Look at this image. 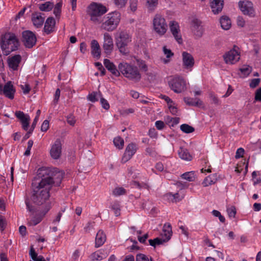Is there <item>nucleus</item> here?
<instances>
[{
    "label": "nucleus",
    "mask_w": 261,
    "mask_h": 261,
    "mask_svg": "<svg viewBox=\"0 0 261 261\" xmlns=\"http://www.w3.org/2000/svg\"><path fill=\"white\" fill-rule=\"evenodd\" d=\"M37 176L40 179L34 180L32 182L33 194L31 197L32 201L38 205H42L45 209L47 205L51 204L49 200V191L54 184L59 186L63 177L64 172L57 168L50 169L42 167L39 169Z\"/></svg>",
    "instance_id": "obj_1"
},
{
    "label": "nucleus",
    "mask_w": 261,
    "mask_h": 261,
    "mask_svg": "<svg viewBox=\"0 0 261 261\" xmlns=\"http://www.w3.org/2000/svg\"><path fill=\"white\" fill-rule=\"evenodd\" d=\"M25 202L27 208L30 213L29 218L27 219L28 224L30 226H35L39 224L50 209V206L48 204L46 206L45 209L40 210L35 208L27 200H25Z\"/></svg>",
    "instance_id": "obj_2"
},
{
    "label": "nucleus",
    "mask_w": 261,
    "mask_h": 261,
    "mask_svg": "<svg viewBox=\"0 0 261 261\" xmlns=\"http://www.w3.org/2000/svg\"><path fill=\"white\" fill-rule=\"evenodd\" d=\"M120 18V13L117 11L107 14L101 21V29L108 32L115 30L119 24Z\"/></svg>",
    "instance_id": "obj_3"
},
{
    "label": "nucleus",
    "mask_w": 261,
    "mask_h": 261,
    "mask_svg": "<svg viewBox=\"0 0 261 261\" xmlns=\"http://www.w3.org/2000/svg\"><path fill=\"white\" fill-rule=\"evenodd\" d=\"M19 45V42L16 35L11 33L6 35L1 42V47L7 55L17 50Z\"/></svg>",
    "instance_id": "obj_4"
},
{
    "label": "nucleus",
    "mask_w": 261,
    "mask_h": 261,
    "mask_svg": "<svg viewBox=\"0 0 261 261\" xmlns=\"http://www.w3.org/2000/svg\"><path fill=\"white\" fill-rule=\"evenodd\" d=\"M107 11L105 6L96 3H92L88 7V14L90 16V20L95 23H101L100 17Z\"/></svg>",
    "instance_id": "obj_5"
},
{
    "label": "nucleus",
    "mask_w": 261,
    "mask_h": 261,
    "mask_svg": "<svg viewBox=\"0 0 261 261\" xmlns=\"http://www.w3.org/2000/svg\"><path fill=\"white\" fill-rule=\"evenodd\" d=\"M118 69L125 77L129 80L139 81L141 79V74L137 67L123 62L118 65Z\"/></svg>",
    "instance_id": "obj_6"
},
{
    "label": "nucleus",
    "mask_w": 261,
    "mask_h": 261,
    "mask_svg": "<svg viewBox=\"0 0 261 261\" xmlns=\"http://www.w3.org/2000/svg\"><path fill=\"white\" fill-rule=\"evenodd\" d=\"M153 28L159 36L165 35L167 31L168 25L164 17L160 14H156L153 19Z\"/></svg>",
    "instance_id": "obj_7"
},
{
    "label": "nucleus",
    "mask_w": 261,
    "mask_h": 261,
    "mask_svg": "<svg viewBox=\"0 0 261 261\" xmlns=\"http://www.w3.org/2000/svg\"><path fill=\"white\" fill-rule=\"evenodd\" d=\"M168 84L171 89L176 93H181L186 89V81L180 76L172 77L169 81Z\"/></svg>",
    "instance_id": "obj_8"
},
{
    "label": "nucleus",
    "mask_w": 261,
    "mask_h": 261,
    "mask_svg": "<svg viewBox=\"0 0 261 261\" xmlns=\"http://www.w3.org/2000/svg\"><path fill=\"white\" fill-rule=\"evenodd\" d=\"M132 41L131 36L126 32L122 31L119 33L116 38V45L119 51L125 54L126 53V47Z\"/></svg>",
    "instance_id": "obj_9"
},
{
    "label": "nucleus",
    "mask_w": 261,
    "mask_h": 261,
    "mask_svg": "<svg viewBox=\"0 0 261 261\" xmlns=\"http://www.w3.org/2000/svg\"><path fill=\"white\" fill-rule=\"evenodd\" d=\"M223 58L225 63L227 64H234L240 59V53L235 49V47L228 51L225 53Z\"/></svg>",
    "instance_id": "obj_10"
},
{
    "label": "nucleus",
    "mask_w": 261,
    "mask_h": 261,
    "mask_svg": "<svg viewBox=\"0 0 261 261\" xmlns=\"http://www.w3.org/2000/svg\"><path fill=\"white\" fill-rule=\"evenodd\" d=\"M62 144L60 139H57L50 145L49 154L54 160L59 159L62 155Z\"/></svg>",
    "instance_id": "obj_11"
},
{
    "label": "nucleus",
    "mask_w": 261,
    "mask_h": 261,
    "mask_svg": "<svg viewBox=\"0 0 261 261\" xmlns=\"http://www.w3.org/2000/svg\"><path fill=\"white\" fill-rule=\"evenodd\" d=\"M22 42L27 48H32L36 44L37 39L35 35L30 31H25L22 32Z\"/></svg>",
    "instance_id": "obj_12"
},
{
    "label": "nucleus",
    "mask_w": 261,
    "mask_h": 261,
    "mask_svg": "<svg viewBox=\"0 0 261 261\" xmlns=\"http://www.w3.org/2000/svg\"><path fill=\"white\" fill-rule=\"evenodd\" d=\"M170 31L174 39L179 44L182 43V39L178 23L175 21H171L169 23Z\"/></svg>",
    "instance_id": "obj_13"
},
{
    "label": "nucleus",
    "mask_w": 261,
    "mask_h": 261,
    "mask_svg": "<svg viewBox=\"0 0 261 261\" xmlns=\"http://www.w3.org/2000/svg\"><path fill=\"white\" fill-rule=\"evenodd\" d=\"M137 149L138 147L136 143H130L128 144L122 157L121 162L125 163L129 160L136 153Z\"/></svg>",
    "instance_id": "obj_14"
},
{
    "label": "nucleus",
    "mask_w": 261,
    "mask_h": 261,
    "mask_svg": "<svg viewBox=\"0 0 261 261\" xmlns=\"http://www.w3.org/2000/svg\"><path fill=\"white\" fill-rule=\"evenodd\" d=\"M239 6L240 10L244 15L253 17L255 15L253 5L251 2H239Z\"/></svg>",
    "instance_id": "obj_15"
},
{
    "label": "nucleus",
    "mask_w": 261,
    "mask_h": 261,
    "mask_svg": "<svg viewBox=\"0 0 261 261\" xmlns=\"http://www.w3.org/2000/svg\"><path fill=\"white\" fill-rule=\"evenodd\" d=\"M182 66L185 69L191 71L194 65L195 61L191 54L187 52L182 53Z\"/></svg>",
    "instance_id": "obj_16"
},
{
    "label": "nucleus",
    "mask_w": 261,
    "mask_h": 261,
    "mask_svg": "<svg viewBox=\"0 0 261 261\" xmlns=\"http://www.w3.org/2000/svg\"><path fill=\"white\" fill-rule=\"evenodd\" d=\"M113 47L114 43L111 35L108 33H105L103 34V48L107 56L111 54Z\"/></svg>",
    "instance_id": "obj_17"
},
{
    "label": "nucleus",
    "mask_w": 261,
    "mask_h": 261,
    "mask_svg": "<svg viewBox=\"0 0 261 261\" xmlns=\"http://www.w3.org/2000/svg\"><path fill=\"white\" fill-rule=\"evenodd\" d=\"M16 89L11 81H8L4 86L3 95L7 98L12 100L14 98Z\"/></svg>",
    "instance_id": "obj_18"
},
{
    "label": "nucleus",
    "mask_w": 261,
    "mask_h": 261,
    "mask_svg": "<svg viewBox=\"0 0 261 261\" xmlns=\"http://www.w3.org/2000/svg\"><path fill=\"white\" fill-rule=\"evenodd\" d=\"M21 57L19 55H16L9 57L8 59V64L9 67L13 70H17L18 66L21 62Z\"/></svg>",
    "instance_id": "obj_19"
},
{
    "label": "nucleus",
    "mask_w": 261,
    "mask_h": 261,
    "mask_svg": "<svg viewBox=\"0 0 261 261\" xmlns=\"http://www.w3.org/2000/svg\"><path fill=\"white\" fill-rule=\"evenodd\" d=\"M42 15L41 13L39 12L32 14V21L34 25L37 28H41L44 22L45 17Z\"/></svg>",
    "instance_id": "obj_20"
},
{
    "label": "nucleus",
    "mask_w": 261,
    "mask_h": 261,
    "mask_svg": "<svg viewBox=\"0 0 261 261\" xmlns=\"http://www.w3.org/2000/svg\"><path fill=\"white\" fill-rule=\"evenodd\" d=\"M105 67L114 76L118 77L120 75L119 70H118L115 64L110 60L106 59L103 61Z\"/></svg>",
    "instance_id": "obj_21"
},
{
    "label": "nucleus",
    "mask_w": 261,
    "mask_h": 261,
    "mask_svg": "<svg viewBox=\"0 0 261 261\" xmlns=\"http://www.w3.org/2000/svg\"><path fill=\"white\" fill-rule=\"evenodd\" d=\"M210 6L213 13L217 14L222 11L224 2L223 0H212Z\"/></svg>",
    "instance_id": "obj_22"
},
{
    "label": "nucleus",
    "mask_w": 261,
    "mask_h": 261,
    "mask_svg": "<svg viewBox=\"0 0 261 261\" xmlns=\"http://www.w3.org/2000/svg\"><path fill=\"white\" fill-rule=\"evenodd\" d=\"M172 234L171 225L169 223H166L163 228L162 233V239L165 242L168 241Z\"/></svg>",
    "instance_id": "obj_23"
},
{
    "label": "nucleus",
    "mask_w": 261,
    "mask_h": 261,
    "mask_svg": "<svg viewBox=\"0 0 261 261\" xmlns=\"http://www.w3.org/2000/svg\"><path fill=\"white\" fill-rule=\"evenodd\" d=\"M201 22L198 19H194L192 21V29L194 34L198 37H201L202 35Z\"/></svg>",
    "instance_id": "obj_24"
},
{
    "label": "nucleus",
    "mask_w": 261,
    "mask_h": 261,
    "mask_svg": "<svg viewBox=\"0 0 261 261\" xmlns=\"http://www.w3.org/2000/svg\"><path fill=\"white\" fill-rule=\"evenodd\" d=\"M91 54L92 56L96 59H99L100 57V48L97 41L93 40L91 43Z\"/></svg>",
    "instance_id": "obj_25"
},
{
    "label": "nucleus",
    "mask_w": 261,
    "mask_h": 261,
    "mask_svg": "<svg viewBox=\"0 0 261 261\" xmlns=\"http://www.w3.org/2000/svg\"><path fill=\"white\" fill-rule=\"evenodd\" d=\"M55 20L53 17H48L45 22L44 31L48 34L54 31L55 25Z\"/></svg>",
    "instance_id": "obj_26"
},
{
    "label": "nucleus",
    "mask_w": 261,
    "mask_h": 261,
    "mask_svg": "<svg viewBox=\"0 0 261 261\" xmlns=\"http://www.w3.org/2000/svg\"><path fill=\"white\" fill-rule=\"evenodd\" d=\"M106 241V236L102 230H99L95 237V247L98 248L101 246Z\"/></svg>",
    "instance_id": "obj_27"
},
{
    "label": "nucleus",
    "mask_w": 261,
    "mask_h": 261,
    "mask_svg": "<svg viewBox=\"0 0 261 261\" xmlns=\"http://www.w3.org/2000/svg\"><path fill=\"white\" fill-rule=\"evenodd\" d=\"M178 154L179 158L183 160L187 161L192 160V156L186 148L180 147L178 150Z\"/></svg>",
    "instance_id": "obj_28"
},
{
    "label": "nucleus",
    "mask_w": 261,
    "mask_h": 261,
    "mask_svg": "<svg viewBox=\"0 0 261 261\" xmlns=\"http://www.w3.org/2000/svg\"><path fill=\"white\" fill-rule=\"evenodd\" d=\"M185 102L190 106H200L202 105V102L198 98H191L189 97H185L184 99Z\"/></svg>",
    "instance_id": "obj_29"
},
{
    "label": "nucleus",
    "mask_w": 261,
    "mask_h": 261,
    "mask_svg": "<svg viewBox=\"0 0 261 261\" xmlns=\"http://www.w3.org/2000/svg\"><path fill=\"white\" fill-rule=\"evenodd\" d=\"M106 253L102 250H99L93 253L90 257L92 260H101L107 257Z\"/></svg>",
    "instance_id": "obj_30"
},
{
    "label": "nucleus",
    "mask_w": 261,
    "mask_h": 261,
    "mask_svg": "<svg viewBox=\"0 0 261 261\" xmlns=\"http://www.w3.org/2000/svg\"><path fill=\"white\" fill-rule=\"evenodd\" d=\"M220 23L223 29L227 30L231 26V20L226 16H223L220 19Z\"/></svg>",
    "instance_id": "obj_31"
},
{
    "label": "nucleus",
    "mask_w": 261,
    "mask_h": 261,
    "mask_svg": "<svg viewBox=\"0 0 261 261\" xmlns=\"http://www.w3.org/2000/svg\"><path fill=\"white\" fill-rule=\"evenodd\" d=\"M110 208L113 211L115 216L118 217L120 215V205L118 201H115L112 203Z\"/></svg>",
    "instance_id": "obj_32"
},
{
    "label": "nucleus",
    "mask_w": 261,
    "mask_h": 261,
    "mask_svg": "<svg viewBox=\"0 0 261 261\" xmlns=\"http://www.w3.org/2000/svg\"><path fill=\"white\" fill-rule=\"evenodd\" d=\"M15 116L20 121L21 123L30 119L28 115H25L23 112L20 111H16Z\"/></svg>",
    "instance_id": "obj_33"
},
{
    "label": "nucleus",
    "mask_w": 261,
    "mask_h": 261,
    "mask_svg": "<svg viewBox=\"0 0 261 261\" xmlns=\"http://www.w3.org/2000/svg\"><path fill=\"white\" fill-rule=\"evenodd\" d=\"M216 182L215 176L214 175H211L208 176L203 181L202 184L203 187H207L215 184Z\"/></svg>",
    "instance_id": "obj_34"
},
{
    "label": "nucleus",
    "mask_w": 261,
    "mask_h": 261,
    "mask_svg": "<svg viewBox=\"0 0 261 261\" xmlns=\"http://www.w3.org/2000/svg\"><path fill=\"white\" fill-rule=\"evenodd\" d=\"M54 4L50 2H46L44 4H41L39 6V9L42 11H49L54 7Z\"/></svg>",
    "instance_id": "obj_35"
},
{
    "label": "nucleus",
    "mask_w": 261,
    "mask_h": 261,
    "mask_svg": "<svg viewBox=\"0 0 261 261\" xmlns=\"http://www.w3.org/2000/svg\"><path fill=\"white\" fill-rule=\"evenodd\" d=\"M113 143L117 148L122 149L123 148L124 142L123 138L118 136L114 139Z\"/></svg>",
    "instance_id": "obj_36"
},
{
    "label": "nucleus",
    "mask_w": 261,
    "mask_h": 261,
    "mask_svg": "<svg viewBox=\"0 0 261 261\" xmlns=\"http://www.w3.org/2000/svg\"><path fill=\"white\" fill-rule=\"evenodd\" d=\"M102 94L100 92H93L88 95V99L92 102H95L97 101L98 100V98H100Z\"/></svg>",
    "instance_id": "obj_37"
},
{
    "label": "nucleus",
    "mask_w": 261,
    "mask_h": 261,
    "mask_svg": "<svg viewBox=\"0 0 261 261\" xmlns=\"http://www.w3.org/2000/svg\"><path fill=\"white\" fill-rule=\"evenodd\" d=\"M181 178L187 180L189 181H193L195 180V174L193 171L187 172L182 174L181 176Z\"/></svg>",
    "instance_id": "obj_38"
},
{
    "label": "nucleus",
    "mask_w": 261,
    "mask_h": 261,
    "mask_svg": "<svg viewBox=\"0 0 261 261\" xmlns=\"http://www.w3.org/2000/svg\"><path fill=\"white\" fill-rule=\"evenodd\" d=\"M180 128L182 132L186 134L193 133L195 130L193 127L187 124H181L180 126Z\"/></svg>",
    "instance_id": "obj_39"
},
{
    "label": "nucleus",
    "mask_w": 261,
    "mask_h": 261,
    "mask_svg": "<svg viewBox=\"0 0 261 261\" xmlns=\"http://www.w3.org/2000/svg\"><path fill=\"white\" fill-rule=\"evenodd\" d=\"M149 245L153 247H155L156 245H161L165 242L162 238H156L153 240H149Z\"/></svg>",
    "instance_id": "obj_40"
},
{
    "label": "nucleus",
    "mask_w": 261,
    "mask_h": 261,
    "mask_svg": "<svg viewBox=\"0 0 261 261\" xmlns=\"http://www.w3.org/2000/svg\"><path fill=\"white\" fill-rule=\"evenodd\" d=\"M126 194V190L122 187L116 188L113 191V194L115 196H119L120 195H125Z\"/></svg>",
    "instance_id": "obj_41"
},
{
    "label": "nucleus",
    "mask_w": 261,
    "mask_h": 261,
    "mask_svg": "<svg viewBox=\"0 0 261 261\" xmlns=\"http://www.w3.org/2000/svg\"><path fill=\"white\" fill-rule=\"evenodd\" d=\"M136 61L137 65L141 69L144 71H146L147 70V66L144 61L141 59H137Z\"/></svg>",
    "instance_id": "obj_42"
},
{
    "label": "nucleus",
    "mask_w": 261,
    "mask_h": 261,
    "mask_svg": "<svg viewBox=\"0 0 261 261\" xmlns=\"http://www.w3.org/2000/svg\"><path fill=\"white\" fill-rule=\"evenodd\" d=\"M158 0H147L148 8L150 10H153L158 5Z\"/></svg>",
    "instance_id": "obj_43"
},
{
    "label": "nucleus",
    "mask_w": 261,
    "mask_h": 261,
    "mask_svg": "<svg viewBox=\"0 0 261 261\" xmlns=\"http://www.w3.org/2000/svg\"><path fill=\"white\" fill-rule=\"evenodd\" d=\"M62 4L61 2L57 3L54 8V13L56 16H60L61 12Z\"/></svg>",
    "instance_id": "obj_44"
},
{
    "label": "nucleus",
    "mask_w": 261,
    "mask_h": 261,
    "mask_svg": "<svg viewBox=\"0 0 261 261\" xmlns=\"http://www.w3.org/2000/svg\"><path fill=\"white\" fill-rule=\"evenodd\" d=\"M227 212L230 218H234L236 215V209L235 206H231L227 208Z\"/></svg>",
    "instance_id": "obj_45"
},
{
    "label": "nucleus",
    "mask_w": 261,
    "mask_h": 261,
    "mask_svg": "<svg viewBox=\"0 0 261 261\" xmlns=\"http://www.w3.org/2000/svg\"><path fill=\"white\" fill-rule=\"evenodd\" d=\"M33 145V141L32 140H30L28 141L27 143V148L24 153V155L25 156H28L31 153V150Z\"/></svg>",
    "instance_id": "obj_46"
},
{
    "label": "nucleus",
    "mask_w": 261,
    "mask_h": 261,
    "mask_svg": "<svg viewBox=\"0 0 261 261\" xmlns=\"http://www.w3.org/2000/svg\"><path fill=\"white\" fill-rule=\"evenodd\" d=\"M100 102L102 107L104 109H105L106 110H108L109 109L110 105H109L108 101L106 99L103 98L102 97V96H101V97L100 98Z\"/></svg>",
    "instance_id": "obj_47"
},
{
    "label": "nucleus",
    "mask_w": 261,
    "mask_h": 261,
    "mask_svg": "<svg viewBox=\"0 0 261 261\" xmlns=\"http://www.w3.org/2000/svg\"><path fill=\"white\" fill-rule=\"evenodd\" d=\"M95 65L97 67L99 71L100 72V75L104 76L106 74V71L103 67L102 64L100 62H96Z\"/></svg>",
    "instance_id": "obj_48"
},
{
    "label": "nucleus",
    "mask_w": 261,
    "mask_h": 261,
    "mask_svg": "<svg viewBox=\"0 0 261 261\" xmlns=\"http://www.w3.org/2000/svg\"><path fill=\"white\" fill-rule=\"evenodd\" d=\"M94 225V222H88L84 228L85 232H89L93 228Z\"/></svg>",
    "instance_id": "obj_49"
},
{
    "label": "nucleus",
    "mask_w": 261,
    "mask_h": 261,
    "mask_svg": "<svg viewBox=\"0 0 261 261\" xmlns=\"http://www.w3.org/2000/svg\"><path fill=\"white\" fill-rule=\"evenodd\" d=\"M136 261H149V259L146 255L139 253L136 255Z\"/></svg>",
    "instance_id": "obj_50"
},
{
    "label": "nucleus",
    "mask_w": 261,
    "mask_h": 261,
    "mask_svg": "<svg viewBox=\"0 0 261 261\" xmlns=\"http://www.w3.org/2000/svg\"><path fill=\"white\" fill-rule=\"evenodd\" d=\"M29 254L31 256L32 259L34 261H36L39 258V256H38L37 253L35 252L33 247H31L30 249Z\"/></svg>",
    "instance_id": "obj_51"
},
{
    "label": "nucleus",
    "mask_w": 261,
    "mask_h": 261,
    "mask_svg": "<svg viewBox=\"0 0 261 261\" xmlns=\"http://www.w3.org/2000/svg\"><path fill=\"white\" fill-rule=\"evenodd\" d=\"M133 186L136 188H138L140 189H147L148 188V186L145 183H140L138 181H135L133 184Z\"/></svg>",
    "instance_id": "obj_52"
},
{
    "label": "nucleus",
    "mask_w": 261,
    "mask_h": 261,
    "mask_svg": "<svg viewBox=\"0 0 261 261\" xmlns=\"http://www.w3.org/2000/svg\"><path fill=\"white\" fill-rule=\"evenodd\" d=\"M244 152L245 150L243 148L240 147L238 148L236 152L235 158L238 159L242 158L244 155Z\"/></svg>",
    "instance_id": "obj_53"
},
{
    "label": "nucleus",
    "mask_w": 261,
    "mask_h": 261,
    "mask_svg": "<svg viewBox=\"0 0 261 261\" xmlns=\"http://www.w3.org/2000/svg\"><path fill=\"white\" fill-rule=\"evenodd\" d=\"M163 50L164 55L167 58H170L173 57L174 55V54L172 52V51L170 49L167 48L166 46L163 47Z\"/></svg>",
    "instance_id": "obj_54"
},
{
    "label": "nucleus",
    "mask_w": 261,
    "mask_h": 261,
    "mask_svg": "<svg viewBox=\"0 0 261 261\" xmlns=\"http://www.w3.org/2000/svg\"><path fill=\"white\" fill-rule=\"evenodd\" d=\"M60 90L58 88L55 92V95H54V98L53 100V103L55 105H57V104L58 102L60 96Z\"/></svg>",
    "instance_id": "obj_55"
},
{
    "label": "nucleus",
    "mask_w": 261,
    "mask_h": 261,
    "mask_svg": "<svg viewBox=\"0 0 261 261\" xmlns=\"http://www.w3.org/2000/svg\"><path fill=\"white\" fill-rule=\"evenodd\" d=\"M67 122L70 125L73 126L75 123V120L72 114H70L67 116Z\"/></svg>",
    "instance_id": "obj_56"
},
{
    "label": "nucleus",
    "mask_w": 261,
    "mask_h": 261,
    "mask_svg": "<svg viewBox=\"0 0 261 261\" xmlns=\"http://www.w3.org/2000/svg\"><path fill=\"white\" fill-rule=\"evenodd\" d=\"M259 79H253L249 84V86L251 88H254L257 87L260 83Z\"/></svg>",
    "instance_id": "obj_57"
},
{
    "label": "nucleus",
    "mask_w": 261,
    "mask_h": 261,
    "mask_svg": "<svg viewBox=\"0 0 261 261\" xmlns=\"http://www.w3.org/2000/svg\"><path fill=\"white\" fill-rule=\"evenodd\" d=\"M114 1L118 8H122L125 5L127 0H114Z\"/></svg>",
    "instance_id": "obj_58"
},
{
    "label": "nucleus",
    "mask_w": 261,
    "mask_h": 261,
    "mask_svg": "<svg viewBox=\"0 0 261 261\" xmlns=\"http://www.w3.org/2000/svg\"><path fill=\"white\" fill-rule=\"evenodd\" d=\"M254 100L255 101L261 102V87L259 88L255 91Z\"/></svg>",
    "instance_id": "obj_59"
},
{
    "label": "nucleus",
    "mask_w": 261,
    "mask_h": 261,
    "mask_svg": "<svg viewBox=\"0 0 261 261\" xmlns=\"http://www.w3.org/2000/svg\"><path fill=\"white\" fill-rule=\"evenodd\" d=\"M49 128V121L45 120L41 126V130L42 132H46Z\"/></svg>",
    "instance_id": "obj_60"
},
{
    "label": "nucleus",
    "mask_w": 261,
    "mask_h": 261,
    "mask_svg": "<svg viewBox=\"0 0 261 261\" xmlns=\"http://www.w3.org/2000/svg\"><path fill=\"white\" fill-rule=\"evenodd\" d=\"M168 108L170 111V112L173 114V115H176L177 113V108H176V107L175 106V103L173 102V104H171L170 105H169L168 106Z\"/></svg>",
    "instance_id": "obj_61"
},
{
    "label": "nucleus",
    "mask_w": 261,
    "mask_h": 261,
    "mask_svg": "<svg viewBox=\"0 0 261 261\" xmlns=\"http://www.w3.org/2000/svg\"><path fill=\"white\" fill-rule=\"evenodd\" d=\"M155 126L159 130H162L165 127V124L163 121L158 120L155 122Z\"/></svg>",
    "instance_id": "obj_62"
},
{
    "label": "nucleus",
    "mask_w": 261,
    "mask_h": 261,
    "mask_svg": "<svg viewBox=\"0 0 261 261\" xmlns=\"http://www.w3.org/2000/svg\"><path fill=\"white\" fill-rule=\"evenodd\" d=\"M155 169L156 171L161 172L164 171V165L162 163L158 162L155 164Z\"/></svg>",
    "instance_id": "obj_63"
},
{
    "label": "nucleus",
    "mask_w": 261,
    "mask_h": 261,
    "mask_svg": "<svg viewBox=\"0 0 261 261\" xmlns=\"http://www.w3.org/2000/svg\"><path fill=\"white\" fill-rule=\"evenodd\" d=\"M80 252L79 250H75L72 255V257H71V259L73 260V261H77V259L79 258V256H80Z\"/></svg>",
    "instance_id": "obj_64"
}]
</instances>
